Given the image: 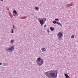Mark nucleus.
Returning a JSON list of instances; mask_svg holds the SVG:
<instances>
[{"mask_svg":"<svg viewBox=\"0 0 78 78\" xmlns=\"http://www.w3.org/2000/svg\"><path fill=\"white\" fill-rule=\"evenodd\" d=\"M13 12V13H14V14H16V16H18V14L17 13V12L16 10H14Z\"/></svg>","mask_w":78,"mask_h":78,"instance_id":"nucleus-6","label":"nucleus"},{"mask_svg":"<svg viewBox=\"0 0 78 78\" xmlns=\"http://www.w3.org/2000/svg\"><path fill=\"white\" fill-rule=\"evenodd\" d=\"M44 63V61L43 60V59H41V61L38 62V63H37V64L39 66H42V64Z\"/></svg>","mask_w":78,"mask_h":78,"instance_id":"nucleus-5","label":"nucleus"},{"mask_svg":"<svg viewBox=\"0 0 78 78\" xmlns=\"http://www.w3.org/2000/svg\"><path fill=\"white\" fill-rule=\"evenodd\" d=\"M63 36L62 33L61 32H59L57 34V37L58 40H60V39Z\"/></svg>","mask_w":78,"mask_h":78,"instance_id":"nucleus-2","label":"nucleus"},{"mask_svg":"<svg viewBox=\"0 0 78 78\" xmlns=\"http://www.w3.org/2000/svg\"><path fill=\"white\" fill-rule=\"evenodd\" d=\"M11 30H12V32H11L12 33H14V32L13 31V29H11Z\"/></svg>","mask_w":78,"mask_h":78,"instance_id":"nucleus-17","label":"nucleus"},{"mask_svg":"<svg viewBox=\"0 0 78 78\" xmlns=\"http://www.w3.org/2000/svg\"><path fill=\"white\" fill-rule=\"evenodd\" d=\"M55 20L59 21V19H55Z\"/></svg>","mask_w":78,"mask_h":78,"instance_id":"nucleus-18","label":"nucleus"},{"mask_svg":"<svg viewBox=\"0 0 78 78\" xmlns=\"http://www.w3.org/2000/svg\"><path fill=\"white\" fill-rule=\"evenodd\" d=\"M1 1H3V0H0Z\"/></svg>","mask_w":78,"mask_h":78,"instance_id":"nucleus-23","label":"nucleus"},{"mask_svg":"<svg viewBox=\"0 0 78 78\" xmlns=\"http://www.w3.org/2000/svg\"><path fill=\"white\" fill-rule=\"evenodd\" d=\"M57 22L55 21H53V23L55 24V23H57Z\"/></svg>","mask_w":78,"mask_h":78,"instance_id":"nucleus-15","label":"nucleus"},{"mask_svg":"<svg viewBox=\"0 0 78 78\" xmlns=\"http://www.w3.org/2000/svg\"><path fill=\"white\" fill-rule=\"evenodd\" d=\"M13 28H14V26H13Z\"/></svg>","mask_w":78,"mask_h":78,"instance_id":"nucleus-24","label":"nucleus"},{"mask_svg":"<svg viewBox=\"0 0 78 78\" xmlns=\"http://www.w3.org/2000/svg\"><path fill=\"white\" fill-rule=\"evenodd\" d=\"M37 20H38V21H40V23L41 26H42V25H43L44 23L43 20H41L40 18H38Z\"/></svg>","mask_w":78,"mask_h":78,"instance_id":"nucleus-4","label":"nucleus"},{"mask_svg":"<svg viewBox=\"0 0 78 78\" xmlns=\"http://www.w3.org/2000/svg\"><path fill=\"white\" fill-rule=\"evenodd\" d=\"M65 75L66 78H68L69 77V76L67 75V73H65Z\"/></svg>","mask_w":78,"mask_h":78,"instance_id":"nucleus-9","label":"nucleus"},{"mask_svg":"<svg viewBox=\"0 0 78 78\" xmlns=\"http://www.w3.org/2000/svg\"><path fill=\"white\" fill-rule=\"evenodd\" d=\"M13 41H14V40H11V44H13Z\"/></svg>","mask_w":78,"mask_h":78,"instance_id":"nucleus-14","label":"nucleus"},{"mask_svg":"<svg viewBox=\"0 0 78 78\" xmlns=\"http://www.w3.org/2000/svg\"><path fill=\"white\" fill-rule=\"evenodd\" d=\"M71 38L72 39H73V38H74V35H73L71 37Z\"/></svg>","mask_w":78,"mask_h":78,"instance_id":"nucleus-16","label":"nucleus"},{"mask_svg":"<svg viewBox=\"0 0 78 78\" xmlns=\"http://www.w3.org/2000/svg\"><path fill=\"white\" fill-rule=\"evenodd\" d=\"M37 61H41V58H40V57H39L37 59Z\"/></svg>","mask_w":78,"mask_h":78,"instance_id":"nucleus-12","label":"nucleus"},{"mask_svg":"<svg viewBox=\"0 0 78 78\" xmlns=\"http://www.w3.org/2000/svg\"><path fill=\"white\" fill-rule=\"evenodd\" d=\"M13 16H15L14 15V14H13Z\"/></svg>","mask_w":78,"mask_h":78,"instance_id":"nucleus-22","label":"nucleus"},{"mask_svg":"<svg viewBox=\"0 0 78 78\" xmlns=\"http://www.w3.org/2000/svg\"><path fill=\"white\" fill-rule=\"evenodd\" d=\"M14 50V46H12L10 48H8L6 49V50L7 51H8V50L10 51H13Z\"/></svg>","mask_w":78,"mask_h":78,"instance_id":"nucleus-3","label":"nucleus"},{"mask_svg":"<svg viewBox=\"0 0 78 78\" xmlns=\"http://www.w3.org/2000/svg\"><path fill=\"white\" fill-rule=\"evenodd\" d=\"M46 27V25H44V28H45V27Z\"/></svg>","mask_w":78,"mask_h":78,"instance_id":"nucleus-20","label":"nucleus"},{"mask_svg":"<svg viewBox=\"0 0 78 78\" xmlns=\"http://www.w3.org/2000/svg\"><path fill=\"white\" fill-rule=\"evenodd\" d=\"M35 8H34L35 10H36V11H38L39 9V7H35Z\"/></svg>","mask_w":78,"mask_h":78,"instance_id":"nucleus-8","label":"nucleus"},{"mask_svg":"<svg viewBox=\"0 0 78 78\" xmlns=\"http://www.w3.org/2000/svg\"><path fill=\"white\" fill-rule=\"evenodd\" d=\"M41 50L43 51H45L47 50L46 49V48H41Z\"/></svg>","mask_w":78,"mask_h":78,"instance_id":"nucleus-7","label":"nucleus"},{"mask_svg":"<svg viewBox=\"0 0 78 78\" xmlns=\"http://www.w3.org/2000/svg\"><path fill=\"white\" fill-rule=\"evenodd\" d=\"M57 24H58V25H60V26H61V27H62V24L60 23H59L58 22H57Z\"/></svg>","mask_w":78,"mask_h":78,"instance_id":"nucleus-11","label":"nucleus"},{"mask_svg":"<svg viewBox=\"0 0 78 78\" xmlns=\"http://www.w3.org/2000/svg\"><path fill=\"white\" fill-rule=\"evenodd\" d=\"M50 29L51 30L53 31L54 30H55V28H54L52 27H51L50 28Z\"/></svg>","mask_w":78,"mask_h":78,"instance_id":"nucleus-10","label":"nucleus"},{"mask_svg":"<svg viewBox=\"0 0 78 78\" xmlns=\"http://www.w3.org/2000/svg\"><path fill=\"white\" fill-rule=\"evenodd\" d=\"M2 65V63H0V66H1Z\"/></svg>","mask_w":78,"mask_h":78,"instance_id":"nucleus-21","label":"nucleus"},{"mask_svg":"<svg viewBox=\"0 0 78 78\" xmlns=\"http://www.w3.org/2000/svg\"><path fill=\"white\" fill-rule=\"evenodd\" d=\"M66 7H70V5L69 4H67L66 5Z\"/></svg>","mask_w":78,"mask_h":78,"instance_id":"nucleus-13","label":"nucleus"},{"mask_svg":"<svg viewBox=\"0 0 78 78\" xmlns=\"http://www.w3.org/2000/svg\"><path fill=\"white\" fill-rule=\"evenodd\" d=\"M43 20H44L45 21L46 20V18H43Z\"/></svg>","mask_w":78,"mask_h":78,"instance_id":"nucleus-19","label":"nucleus"},{"mask_svg":"<svg viewBox=\"0 0 78 78\" xmlns=\"http://www.w3.org/2000/svg\"><path fill=\"white\" fill-rule=\"evenodd\" d=\"M46 76L49 78H56L58 75L57 70H51L45 73Z\"/></svg>","mask_w":78,"mask_h":78,"instance_id":"nucleus-1","label":"nucleus"}]
</instances>
